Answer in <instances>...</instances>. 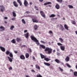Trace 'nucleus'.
Wrapping results in <instances>:
<instances>
[{
    "label": "nucleus",
    "instance_id": "f257e3e1",
    "mask_svg": "<svg viewBox=\"0 0 77 77\" xmlns=\"http://www.w3.org/2000/svg\"><path fill=\"white\" fill-rule=\"evenodd\" d=\"M31 40L32 41H33L34 42H36V44H37V45H39V41L38 40L36 39L35 37L33 35H32L31 36Z\"/></svg>",
    "mask_w": 77,
    "mask_h": 77
},
{
    "label": "nucleus",
    "instance_id": "f03ea898",
    "mask_svg": "<svg viewBox=\"0 0 77 77\" xmlns=\"http://www.w3.org/2000/svg\"><path fill=\"white\" fill-rule=\"evenodd\" d=\"M44 51H48V54H50L52 53V51H53V49L48 47H47L45 49Z\"/></svg>",
    "mask_w": 77,
    "mask_h": 77
},
{
    "label": "nucleus",
    "instance_id": "7ed1b4c3",
    "mask_svg": "<svg viewBox=\"0 0 77 77\" xmlns=\"http://www.w3.org/2000/svg\"><path fill=\"white\" fill-rule=\"evenodd\" d=\"M0 9L1 12H3V11H5V8L3 5H1L0 6Z\"/></svg>",
    "mask_w": 77,
    "mask_h": 77
},
{
    "label": "nucleus",
    "instance_id": "20e7f679",
    "mask_svg": "<svg viewBox=\"0 0 77 77\" xmlns=\"http://www.w3.org/2000/svg\"><path fill=\"white\" fill-rule=\"evenodd\" d=\"M40 14L41 16H42L43 18H45V13H44V12L43 11H40Z\"/></svg>",
    "mask_w": 77,
    "mask_h": 77
},
{
    "label": "nucleus",
    "instance_id": "39448f33",
    "mask_svg": "<svg viewBox=\"0 0 77 77\" xmlns=\"http://www.w3.org/2000/svg\"><path fill=\"white\" fill-rule=\"evenodd\" d=\"M24 5L25 6V7H27L29 5V3H28V2L26 0H25L24 1Z\"/></svg>",
    "mask_w": 77,
    "mask_h": 77
},
{
    "label": "nucleus",
    "instance_id": "423d86ee",
    "mask_svg": "<svg viewBox=\"0 0 77 77\" xmlns=\"http://www.w3.org/2000/svg\"><path fill=\"white\" fill-rule=\"evenodd\" d=\"M60 48L62 51H64L65 49V46H60Z\"/></svg>",
    "mask_w": 77,
    "mask_h": 77
},
{
    "label": "nucleus",
    "instance_id": "0eeeda50",
    "mask_svg": "<svg viewBox=\"0 0 77 77\" xmlns=\"http://www.w3.org/2000/svg\"><path fill=\"white\" fill-rule=\"evenodd\" d=\"M13 5L15 7H16V8H17L18 6V4H17V3L16 1H14L13 2Z\"/></svg>",
    "mask_w": 77,
    "mask_h": 77
},
{
    "label": "nucleus",
    "instance_id": "6e6552de",
    "mask_svg": "<svg viewBox=\"0 0 77 77\" xmlns=\"http://www.w3.org/2000/svg\"><path fill=\"white\" fill-rule=\"evenodd\" d=\"M40 55L41 59H45V58H46V57H47V56H45L42 54L41 53H40Z\"/></svg>",
    "mask_w": 77,
    "mask_h": 77
},
{
    "label": "nucleus",
    "instance_id": "1a4fd4ad",
    "mask_svg": "<svg viewBox=\"0 0 77 77\" xmlns=\"http://www.w3.org/2000/svg\"><path fill=\"white\" fill-rule=\"evenodd\" d=\"M39 48L41 49L42 48L43 49H45V46L43 45H39Z\"/></svg>",
    "mask_w": 77,
    "mask_h": 77
},
{
    "label": "nucleus",
    "instance_id": "9d476101",
    "mask_svg": "<svg viewBox=\"0 0 77 77\" xmlns=\"http://www.w3.org/2000/svg\"><path fill=\"white\" fill-rule=\"evenodd\" d=\"M0 48L1 50H2V51H3V52H5V51H6L5 48L2 46H0Z\"/></svg>",
    "mask_w": 77,
    "mask_h": 77
},
{
    "label": "nucleus",
    "instance_id": "9b49d317",
    "mask_svg": "<svg viewBox=\"0 0 77 77\" xmlns=\"http://www.w3.org/2000/svg\"><path fill=\"white\" fill-rule=\"evenodd\" d=\"M0 31L1 32H3V31L5 30V27L3 26H0Z\"/></svg>",
    "mask_w": 77,
    "mask_h": 77
},
{
    "label": "nucleus",
    "instance_id": "f8f14e48",
    "mask_svg": "<svg viewBox=\"0 0 77 77\" xmlns=\"http://www.w3.org/2000/svg\"><path fill=\"white\" fill-rule=\"evenodd\" d=\"M55 8L57 9H60V5H59L58 4H56Z\"/></svg>",
    "mask_w": 77,
    "mask_h": 77
},
{
    "label": "nucleus",
    "instance_id": "ddd939ff",
    "mask_svg": "<svg viewBox=\"0 0 77 77\" xmlns=\"http://www.w3.org/2000/svg\"><path fill=\"white\" fill-rule=\"evenodd\" d=\"M32 21L33 22V23H38V20H37L35 18H33L32 19Z\"/></svg>",
    "mask_w": 77,
    "mask_h": 77
},
{
    "label": "nucleus",
    "instance_id": "4468645a",
    "mask_svg": "<svg viewBox=\"0 0 77 77\" xmlns=\"http://www.w3.org/2000/svg\"><path fill=\"white\" fill-rule=\"evenodd\" d=\"M24 36L26 38H29V33L27 32L25 34Z\"/></svg>",
    "mask_w": 77,
    "mask_h": 77
},
{
    "label": "nucleus",
    "instance_id": "2eb2a0df",
    "mask_svg": "<svg viewBox=\"0 0 77 77\" xmlns=\"http://www.w3.org/2000/svg\"><path fill=\"white\" fill-rule=\"evenodd\" d=\"M70 59V58L68 56H67L66 58L65 59V60L66 62H69V60Z\"/></svg>",
    "mask_w": 77,
    "mask_h": 77
},
{
    "label": "nucleus",
    "instance_id": "dca6fc26",
    "mask_svg": "<svg viewBox=\"0 0 77 77\" xmlns=\"http://www.w3.org/2000/svg\"><path fill=\"white\" fill-rule=\"evenodd\" d=\"M60 26L62 31H63V30H65V28H64V27H63V26H62V24H60Z\"/></svg>",
    "mask_w": 77,
    "mask_h": 77
},
{
    "label": "nucleus",
    "instance_id": "f3484780",
    "mask_svg": "<svg viewBox=\"0 0 77 77\" xmlns=\"http://www.w3.org/2000/svg\"><path fill=\"white\" fill-rule=\"evenodd\" d=\"M16 40L17 42H20L22 41L21 39L18 38H17L16 39Z\"/></svg>",
    "mask_w": 77,
    "mask_h": 77
},
{
    "label": "nucleus",
    "instance_id": "a211bd4d",
    "mask_svg": "<svg viewBox=\"0 0 77 77\" xmlns=\"http://www.w3.org/2000/svg\"><path fill=\"white\" fill-rule=\"evenodd\" d=\"M20 58L21 59H22V60H24L25 59V57H24V56L23 55H22L20 56Z\"/></svg>",
    "mask_w": 77,
    "mask_h": 77
},
{
    "label": "nucleus",
    "instance_id": "6ab92c4d",
    "mask_svg": "<svg viewBox=\"0 0 77 77\" xmlns=\"http://www.w3.org/2000/svg\"><path fill=\"white\" fill-rule=\"evenodd\" d=\"M13 16L14 17H17V14L15 13V11H13L12 12Z\"/></svg>",
    "mask_w": 77,
    "mask_h": 77
},
{
    "label": "nucleus",
    "instance_id": "aec40b11",
    "mask_svg": "<svg viewBox=\"0 0 77 77\" xmlns=\"http://www.w3.org/2000/svg\"><path fill=\"white\" fill-rule=\"evenodd\" d=\"M11 42L13 44H16V41L15 40V39H13L11 41Z\"/></svg>",
    "mask_w": 77,
    "mask_h": 77
},
{
    "label": "nucleus",
    "instance_id": "412c9836",
    "mask_svg": "<svg viewBox=\"0 0 77 77\" xmlns=\"http://www.w3.org/2000/svg\"><path fill=\"white\" fill-rule=\"evenodd\" d=\"M44 64L45 65H46V66H49L51 65V64L49 63H46L44 62Z\"/></svg>",
    "mask_w": 77,
    "mask_h": 77
},
{
    "label": "nucleus",
    "instance_id": "4be33fe9",
    "mask_svg": "<svg viewBox=\"0 0 77 77\" xmlns=\"http://www.w3.org/2000/svg\"><path fill=\"white\" fill-rule=\"evenodd\" d=\"M30 55H29V54L28 53H26L25 54V57L27 59V58H29V56Z\"/></svg>",
    "mask_w": 77,
    "mask_h": 77
},
{
    "label": "nucleus",
    "instance_id": "5701e85b",
    "mask_svg": "<svg viewBox=\"0 0 77 77\" xmlns=\"http://www.w3.org/2000/svg\"><path fill=\"white\" fill-rule=\"evenodd\" d=\"M50 4H51V2H48L45 3L44 4V5H45V6H46V5H50Z\"/></svg>",
    "mask_w": 77,
    "mask_h": 77
},
{
    "label": "nucleus",
    "instance_id": "b1692460",
    "mask_svg": "<svg viewBox=\"0 0 77 77\" xmlns=\"http://www.w3.org/2000/svg\"><path fill=\"white\" fill-rule=\"evenodd\" d=\"M55 61L57 63H60V61L57 59H55Z\"/></svg>",
    "mask_w": 77,
    "mask_h": 77
},
{
    "label": "nucleus",
    "instance_id": "393cba45",
    "mask_svg": "<svg viewBox=\"0 0 77 77\" xmlns=\"http://www.w3.org/2000/svg\"><path fill=\"white\" fill-rule=\"evenodd\" d=\"M35 66L36 69H38L39 70H40V67H39V66H38V64L35 65Z\"/></svg>",
    "mask_w": 77,
    "mask_h": 77
},
{
    "label": "nucleus",
    "instance_id": "a878e982",
    "mask_svg": "<svg viewBox=\"0 0 77 77\" xmlns=\"http://www.w3.org/2000/svg\"><path fill=\"white\" fill-rule=\"evenodd\" d=\"M44 60H46V62H48V61L50 60L51 59L48 58L47 57L44 58Z\"/></svg>",
    "mask_w": 77,
    "mask_h": 77
},
{
    "label": "nucleus",
    "instance_id": "bb28decb",
    "mask_svg": "<svg viewBox=\"0 0 77 77\" xmlns=\"http://www.w3.org/2000/svg\"><path fill=\"white\" fill-rule=\"evenodd\" d=\"M17 1L18 3H19L20 6H22V3L21 2V1H20V0H17Z\"/></svg>",
    "mask_w": 77,
    "mask_h": 77
},
{
    "label": "nucleus",
    "instance_id": "cd10ccee",
    "mask_svg": "<svg viewBox=\"0 0 77 77\" xmlns=\"http://www.w3.org/2000/svg\"><path fill=\"white\" fill-rule=\"evenodd\" d=\"M56 17V15L52 14L49 16V17L50 18H53V17Z\"/></svg>",
    "mask_w": 77,
    "mask_h": 77
},
{
    "label": "nucleus",
    "instance_id": "c85d7f7f",
    "mask_svg": "<svg viewBox=\"0 0 77 77\" xmlns=\"http://www.w3.org/2000/svg\"><path fill=\"white\" fill-rule=\"evenodd\" d=\"M8 58L10 62H12V58L9 57H8Z\"/></svg>",
    "mask_w": 77,
    "mask_h": 77
},
{
    "label": "nucleus",
    "instance_id": "c756f323",
    "mask_svg": "<svg viewBox=\"0 0 77 77\" xmlns=\"http://www.w3.org/2000/svg\"><path fill=\"white\" fill-rule=\"evenodd\" d=\"M68 7H69V9H72L74 7L72 5H68Z\"/></svg>",
    "mask_w": 77,
    "mask_h": 77
},
{
    "label": "nucleus",
    "instance_id": "7c9ffc66",
    "mask_svg": "<svg viewBox=\"0 0 77 77\" xmlns=\"http://www.w3.org/2000/svg\"><path fill=\"white\" fill-rule=\"evenodd\" d=\"M64 27L65 29H66V30H68V26H67V25H64Z\"/></svg>",
    "mask_w": 77,
    "mask_h": 77
},
{
    "label": "nucleus",
    "instance_id": "2f4dec72",
    "mask_svg": "<svg viewBox=\"0 0 77 77\" xmlns=\"http://www.w3.org/2000/svg\"><path fill=\"white\" fill-rule=\"evenodd\" d=\"M14 27H15V26H14V25H12L10 28V30H13V29H14Z\"/></svg>",
    "mask_w": 77,
    "mask_h": 77
},
{
    "label": "nucleus",
    "instance_id": "473e14b6",
    "mask_svg": "<svg viewBox=\"0 0 77 77\" xmlns=\"http://www.w3.org/2000/svg\"><path fill=\"white\" fill-rule=\"evenodd\" d=\"M11 53H10V51H8V50H7L6 51V54H7V55H8V54H10Z\"/></svg>",
    "mask_w": 77,
    "mask_h": 77
},
{
    "label": "nucleus",
    "instance_id": "72a5a7b5",
    "mask_svg": "<svg viewBox=\"0 0 77 77\" xmlns=\"http://www.w3.org/2000/svg\"><path fill=\"white\" fill-rule=\"evenodd\" d=\"M74 75L77 77V72H73Z\"/></svg>",
    "mask_w": 77,
    "mask_h": 77
},
{
    "label": "nucleus",
    "instance_id": "f704fd0d",
    "mask_svg": "<svg viewBox=\"0 0 77 77\" xmlns=\"http://www.w3.org/2000/svg\"><path fill=\"white\" fill-rule=\"evenodd\" d=\"M22 23H23V24H26V21L24 20V19H22Z\"/></svg>",
    "mask_w": 77,
    "mask_h": 77
},
{
    "label": "nucleus",
    "instance_id": "c9c22d12",
    "mask_svg": "<svg viewBox=\"0 0 77 77\" xmlns=\"http://www.w3.org/2000/svg\"><path fill=\"white\" fill-rule=\"evenodd\" d=\"M34 29L35 30H37V29H38V26H37V25H35Z\"/></svg>",
    "mask_w": 77,
    "mask_h": 77
},
{
    "label": "nucleus",
    "instance_id": "e433bc0d",
    "mask_svg": "<svg viewBox=\"0 0 77 77\" xmlns=\"http://www.w3.org/2000/svg\"><path fill=\"white\" fill-rule=\"evenodd\" d=\"M9 56L11 57H13V54H12V53H10L9 55Z\"/></svg>",
    "mask_w": 77,
    "mask_h": 77
},
{
    "label": "nucleus",
    "instance_id": "4c0bfd02",
    "mask_svg": "<svg viewBox=\"0 0 77 77\" xmlns=\"http://www.w3.org/2000/svg\"><path fill=\"white\" fill-rule=\"evenodd\" d=\"M56 1L57 2H58V3H62L63 0H56Z\"/></svg>",
    "mask_w": 77,
    "mask_h": 77
},
{
    "label": "nucleus",
    "instance_id": "58836bf2",
    "mask_svg": "<svg viewBox=\"0 0 77 77\" xmlns=\"http://www.w3.org/2000/svg\"><path fill=\"white\" fill-rule=\"evenodd\" d=\"M72 24H76V22L74 20H72Z\"/></svg>",
    "mask_w": 77,
    "mask_h": 77
},
{
    "label": "nucleus",
    "instance_id": "ea45409f",
    "mask_svg": "<svg viewBox=\"0 0 77 77\" xmlns=\"http://www.w3.org/2000/svg\"><path fill=\"white\" fill-rule=\"evenodd\" d=\"M57 45L59 46H62V45H63L61 43H57Z\"/></svg>",
    "mask_w": 77,
    "mask_h": 77
},
{
    "label": "nucleus",
    "instance_id": "a19ab883",
    "mask_svg": "<svg viewBox=\"0 0 77 77\" xmlns=\"http://www.w3.org/2000/svg\"><path fill=\"white\" fill-rule=\"evenodd\" d=\"M59 39L60 41L61 42H63V39H62V38H60Z\"/></svg>",
    "mask_w": 77,
    "mask_h": 77
},
{
    "label": "nucleus",
    "instance_id": "79ce46f5",
    "mask_svg": "<svg viewBox=\"0 0 77 77\" xmlns=\"http://www.w3.org/2000/svg\"><path fill=\"white\" fill-rule=\"evenodd\" d=\"M36 77H42V76L40 74H38V75H37L36 76Z\"/></svg>",
    "mask_w": 77,
    "mask_h": 77
},
{
    "label": "nucleus",
    "instance_id": "37998d69",
    "mask_svg": "<svg viewBox=\"0 0 77 77\" xmlns=\"http://www.w3.org/2000/svg\"><path fill=\"white\" fill-rule=\"evenodd\" d=\"M59 69H60V71L61 72H63V69L61 68H60V67H59Z\"/></svg>",
    "mask_w": 77,
    "mask_h": 77
},
{
    "label": "nucleus",
    "instance_id": "c03bdc74",
    "mask_svg": "<svg viewBox=\"0 0 77 77\" xmlns=\"http://www.w3.org/2000/svg\"><path fill=\"white\" fill-rule=\"evenodd\" d=\"M29 51L30 52V53H32V49L30 48H29L28 49Z\"/></svg>",
    "mask_w": 77,
    "mask_h": 77
},
{
    "label": "nucleus",
    "instance_id": "a18cd8bd",
    "mask_svg": "<svg viewBox=\"0 0 77 77\" xmlns=\"http://www.w3.org/2000/svg\"><path fill=\"white\" fill-rule=\"evenodd\" d=\"M16 20V18L13 17L12 19L11 20L12 21H14V20Z\"/></svg>",
    "mask_w": 77,
    "mask_h": 77
},
{
    "label": "nucleus",
    "instance_id": "49530a36",
    "mask_svg": "<svg viewBox=\"0 0 77 77\" xmlns=\"http://www.w3.org/2000/svg\"><path fill=\"white\" fill-rule=\"evenodd\" d=\"M8 69L9 70H12V67L11 66H10L8 68Z\"/></svg>",
    "mask_w": 77,
    "mask_h": 77
},
{
    "label": "nucleus",
    "instance_id": "de8ad7c7",
    "mask_svg": "<svg viewBox=\"0 0 77 77\" xmlns=\"http://www.w3.org/2000/svg\"><path fill=\"white\" fill-rule=\"evenodd\" d=\"M67 66H68V67H69V68H71V66H70L68 64H67Z\"/></svg>",
    "mask_w": 77,
    "mask_h": 77
},
{
    "label": "nucleus",
    "instance_id": "09e8293b",
    "mask_svg": "<svg viewBox=\"0 0 77 77\" xmlns=\"http://www.w3.org/2000/svg\"><path fill=\"white\" fill-rule=\"evenodd\" d=\"M31 71L32 72H35V71L33 69L31 70Z\"/></svg>",
    "mask_w": 77,
    "mask_h": 77
},
{
    "label": "nucleus",
    "instance_id": "8fccbe9b",
    "mask_svg": "<svg viewBox=\"0 0 77 77\" xmlns=\"http://www.w3.org/2000/svg\"><path fill=\"white\" fill-rule=\"evenodd\" d=\"M49 33H50V34H53V32L52 31H50L49 32Z\"/></svg>",
    "mask_w": 77,
    "mask_h": 77
},
{
    "label": "nucleus",
    "instance_id": "3c124183",
    "mask_svg": "<svg viewBox=\"0 0 77 77\" xmlns=\"http://www.w3.org/2000/svg\"><path fill=\"white\" fill-rule=\"evenodd\" d=\"M26 14H30V12L28 11H26Z\"/></svg>",
    "mask_w": 77,
    "mask_h": 77
},
{
    "label": "nucleus",
    "instance_id": "603ef678",
    "mask_svg": "<svg viewBox=\"0 0 77 77\" xmlns=\"http://www.w3.org/2000/svg\"><path fill=\"white\" fill-rule=\"evenodd\" d=\"M57 56H60V53H59V52H57Z\"/></svg>",
    "mask_w": 77,
    "mask_h": 77
},
{
    "label": "nucleus",
    "instance_id": "864d4df0",
    "mask_svg": "<svg viewBox=\"0 0 77 77\" xmlns=\"http://www.w3.org/2000/svg\"><path fill=\"white\" fill-rule=\"evenodd\" d=\"M26 46L25 45H23L22 46V47L23 48V47H26Z\"/></svg>",
    "mask_w": 77,
    "mask_h": 77
},
{
    "label": "nucleus",
    "instance_id": "5fc2aeb1",
    "mask_svg": "<svg viewBox=\"0 0 77 77\" xmlns=\"http://www.w3.org/2000/svg\"><path fill=\"white\" fill-rule=\"evenodd\" d=\"M26 32H27V30H26L24 31V33H26Z\"/></svg>",
    "mask_w": 77,
    "mask_h": 77
},
{
    "label": "nucleus",
    "instance_id": "6e6d98bb",
    "mask_svg": "<svg viewBox=\"0 0 77 77\" xmlns=\"http://www.w3.org/2000/svg\"><path fill=\"white\" fill-rule=\"evenodd\" d=\"M14 53H15L16 54H17V53H18V52L15 51H14Z\"/></svg>",
    "mask_w": 77,
    "mask_h": 77
},
{
    "label": "nucleus",
    "instance_id": "4d7b16f0",
    "mask_svg": "<svg viewBox=\"0 0 77 77\" xmlns=\"http://www.w3.org/2000/svg\"><path fill=\"white\" fill-rule=\"evenodd\" d=\"M8 17H4V19H5V20H8Z\"/></svg>",
    "mask_w": 77,
    "mask_h": 77
},
{
    "label": "nucleus",
    "instance_id": "13d9d810",
    "mask_svg": "<svg viewBox=\"0 0 77 77\" xmlns=\"http://www.w3.org/2000/svg\"><path fill=\"white\" fill-rule=\"evenodd\" d=\"M50 68L51 69H53V67L52 66H51L50 67Z\"/></svg>",
    "mask_w": 77,
    "mask_h": 77
},
{
    "label": "nucleus",
    "instance_id": "bf43d9fd",
    "mask_svg": "<svg viewBox=\"0 0 77 77\" xmlns=\"http://www.w3.org/2000/svg\"><path fill=\"white\" fill-rule=\"evenodd\" d=\"M43 1H44L43 0H39V2H42Z\"/></svg>",
    "mask_w": 77,
    "mask_h": 77
},
{
    "label": "nucleus",
    "instance_id": "052dcab7",
    "mask_svg": "<svg viewBox=\"0 0 77 77\" xmlns=\"http://www.w3.org/2000/svg\"><path fill=\"white\" fill-rule=\"evenodd\" d=\"M32 59H33V60H35V57H33Z\"/></svg>",
    "mask_w": 77,
    "mask_h": 77
},
{
    "label": "nucleus",
    "instance_id": "680f3d73",
    "mask_svg": "<svg viewBox=\"0 0 77 77\" xmlns=\"http://www.w3.org/2000/svg\"><path fill=\"white\" fill-rule=\"evenodd\" d=\"M56 52V50H54L53 51V53H55Z\"/></svg>",
    "mask_w": 77,
    "mask_h": 77
},
{
    "label": "nucleus",
    "instance_id": "e2e57ef3",
    "mask_svg": "<svg viewBox=\"0 0 77 77\" xmlns=\"http://www.w3.org/2000/svg\"><path fill=\"white\" fill-rule=\"evenodd\" d=\"M70 71H71L72 72H73V71H74L73 70H72V69H70Z\"/></svg>",
    "mask_w": 77,
    "mask_h": 77
},
{
    "label": "nucleus",
    "instance_id": "0e129e2a",
    "mask_svg": "<svg viewBox=\"0 0 77 77\" xmlns=\"http://www.w3.org/2000/svg\"><path fill=\"white\" fill-rule=\"evenodd\" d=\"M25 76H26V77H30V76H29L28 75H26Z\"/></svg>",
    "mask_w": 77,
    "mask_h": 77
},
{
    "label": "nucleus",
    "instance_id": "69168bd1",
    "mask_svg": "<svg viewBox=\"0 0 77 77\" xmlns=\"http://www.w3.org/2000/svg\"><path fill=\"white\" fill-rule=\"evenodd\" d=\"M29 4L30 5H32V2H29Z\"/></svg>",
    "mask_w": 77,
    "mask_h": 77
},
{
    "label": "nucleus",
    "instance_id": "338daca9",
    "mask_svg": "<svg viewBox=\"0 0 77 77\" xmlns=\"http://www.w3.org/2000/svg\"><path fill=\"white\" fill-rule=\"evenodd\" d=\"M57 51H59V49H57Z\"/></svg>",
    "mask_w": 77,
    "mask_h": 77
},
{
    "label": "nucleus",
    "instance_id": "774afa93",
    "mask_svg": "<svg viewBox=\"0 0 77 77\" xmlns=\"http://www.w3.org/2000/svg\"><path fill=\"white\" fill-rule=\"evenodd\" d=\"M75 33L76 35H77V31H75Z\"/></svg>",
    "mask_w": 77,
    "mask_h": 77
}]
</instances>
